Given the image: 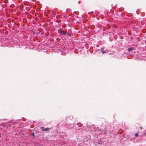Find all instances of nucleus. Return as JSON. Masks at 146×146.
Wrapping results in <instances>:
<instances>
[{"label": "nucleus", "instance_id": "nucleus-1", "mask_svg": "<svg viewBox=\"0 0 146 146\" xmlns=\"http://www.w3.org/2000/svg\"><path fill=\"white\" fill-rule=\"evenodd\" d=\"M58 32L61 35H66L68 34V33H66L62 29H59L58 30Z\"/></svg>", "mask_w": 146, "mask_h": 146}, {"label": "nucleus", "instance_id": "nucleus-2", "mask_svg": "<svg viewBox=\"0 0 146 146\" xmlns=\"http://www.w3.org/2000/svg\"><path fill=\"white\" fill-rule=\"evenodd\" d=\"M40 129L43 131H47L50 130V128H44V127H41Z\"/></svg>", "mask_w": 146, "mask_h": 146}, {"label": "nucleus", "instance_id": "nucleus-3", "mask_svg": "<svg viewBox=\"0 0 146 146\" xmlns=\"http://www.w3.org/2000/svg\"><path fill=\"white\" fill-rule=\"evenodd\" d=\"M135 136L136 137H137L138 136V133H136L135 134Z\"/></svg>", "mask_w": 146, "mask_h": 146}, {"label": "nucleus", "instance_id": "nucleus-4", "mask_svg": "<svg viewBox=\"0 0 146 146\" xmlns=\"http://www.w3.org/2000/svg\"><path fill=\"white\" fill-rule=\"evenodd\" d=\"M102 54H104V53H105V52L104 51H102Z\"/></svg>", "mask_w": 146, "mask_h": 146}, {"label": "nucleus", "instance_id": "nucleus-5", "mask_svg": "<svg viewBox=\"0 0 146 146\" xmlns=\"http://www.w3.org/2000/svg\"><path fill=\"white\" fill-rule=\"evenodd\" d=\"M34 135H35V133H32V135L33 136Z\"/></svg>", "mask_w": 146, "mask_h": 146}, {"label": "nucleus", "instance_id": "nucleus-6", "mask_svg": "<svg viewBox=\"0 0 146 146\" xmlns=\"http://www.w3.org/2000/svg\"><path fill=\"white\" fill-rule=\"evenodd\" d=\"M141 129H142V127H141Z\"/></svg>", "mask_w": 146, "mask_h": 146}]
</instances>
